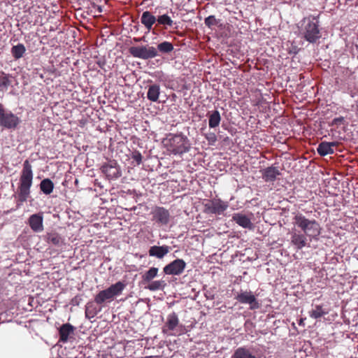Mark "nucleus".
Here are the masks:
<instances>
[{
	"label": "nucleus",
	"mask_w": 358,
	"mask_h": 358,
	"mask_svg": "<svg viewBox=\"0 0 358 358\" xmlns=\"http://www.w3.org/2000/svg\"><path fill=\"white\" fill-rule=\"evenodd\" d=\"M33 171L29 160H25L23 164L22 171L20 178V185L18 187V200L24 202L30 194V188L33 182Z\"/></svg>",
	"instance_id": "obj_1"
},
{
	"label": "nucleus",
	"mask_w": 358,
	"mask_h": 358,
	"mask_svg": "<svg viewBox=\"0 0 358 358\" xmlns=\"http://www.w3.org/2000/svg\"><path fill=\"white\" fill-rule=\"evenodd\" d=\"M294 224L301 229V231L309 239H317L321 233V228L315 220H308L301 213H297L293 218Z\"/></svg>",
	"instance_id": "obj_2"
},
{
	"label": "nucleus",
	"mask_w": 358,
	"mask_h": 358,
	"mask_svg": "<svg viewBox=\"0 0 358 358\" xmlns=\"http://www.w3.org/2000/svg\"><path fill=\"white\" fill-rule=\"evenodd\" d=\"M169 150L173 155H182L189 152L190 143L188 138L182 134H169L166 139Z\"/></svg>",
	"instance_id": "obj_3"
},
{
	"label": "nucleus",
	"mask_w": 358,
	"mask_h": 358,
	"mask_svg": "<svg viewBox=\"0 0 358 358\" xmlns=\"http://www.w3.org/2000/svg\"><path fill=\"white\" fill-rule=\"evenodd\" d=\"M301 32L309 43H315L321 37L319 21L315 17L304 18L301 24Z\"/></svg>",
	"instance_id": "obj_4"
},
{
	"label": "nucleus",
	"mask_w": 358,
	"mask_h": 358,
	"mask_svg": "<svg viewBox=\"0 0 358 358\" xmlns=\"http://www.w3.org/2000/svg\"><path fill=\"white\" fill-rule=\"evenodd\" d=\"M125 285L119 281L108 288L99 292L94 298V301L98 304H101L108 300H112L114 296L119 295L124 289Z\"/></svg>",
	"instance_id": "obj_5"
},
{
	"label": "nucleus",
	"mask_w": 358,
	"mask_h": 358,
	"mask_svg": "<svg viewBox=\"0 0 358 358\" xmlns=\"http://www.w3.org/2000/svg\"><path fill=\"white\" fill-rule=\"evenodd\" d=\"M20 122V118L11 111L6 110L0 103V126L6 129H15Z\"/></svg>",
	"instance_id": "obj_6"
},
{
	"label": "nucleus",
	"mask_w": 358,
	"mask_h": 358,
	"mask_svg": "<svg viewBox=\"0 0 358 358\" xmlns=\"http://www.w3.org/2000/svg\"><path fill=\"white\" fill-rule=\"evenodd\" d=\"M130 54L136 58L149 59L158 56L157 50L153 46H133L129 48Z\"/></svg>",
	"instance_id": "obj_7"
},
{
	"label": "nucleus",
	"mask_w": 358,
	"mask_h": 358,
	"mask_svg": "<svg viewBox=\"0 0 358 358\" xmlns=\"http://www.w3.org/2000/svg\"><path fill=\"white\" fill-rule=\"evenodd\" d=\"M234 299L241 303L250 305V310H255L260 308L259 303L250 291L241 290L237 293Z\"/></svg>",
	"instance_id": "obj_8"
},
{
	"label": "nucleus",
	"mask_w": 358,
	"mask_h": 358,
	"mask_svg": "<svg viewBox=\"0 0 358 358\" xmlns=\"http://www.w3.org/2000/svg\"><path fill=\"white\" fill-rule=\"evenodd\" d=\"M204 206L208 213L221 215L227 209L229 203L220 199H213L208 201Z\"/></svg>",
	"instance_id": "obj_9"
},
{
	"label": "nucleus",
	"mask_w": 358,
	"mask_h": 358,
	"mask_svg": "<svg viewBox=\"0 0 358 358\" xmlns=\"http://www.w3.org/2000/svg\"><path fill=\"white\" fill-rule=\"evenodd\" d=\"M186 267V263L182 259H176L166 265L163 271L166 275H179L183 273Z\"/></svg>",
	"instance_id": "obj_10"
},
{
	"label": "nucleus",
	"mask_w": 358,
	"mask_h": 358,
	"mask_svg": "<svg viewBox=\"0 0 358 358\" xmlns=\"http://www.w3.org/2000/svg\"><path fill=\"white\" fill-rule=\"evenodd\" d=\"M101 169L110 180L117 179L121 176L120 168L115 160L108 162L101 166Z\"/></svg>",
	"instance_id": "obj_11"
},
{
	"label": "nucleus",
	"mask_w": 358,
	"mask_h": 358,
	"mask_svg": "<svg viewBox=\"0 0 358 358\" xmlns=\"http://www.w3.org/2000/svg\"><path fill=\"white\" fill-rule=\"evenodd\" d=\"M152 220L159 225H166L170 220L169 211L164 207L156 206L151 213Z\"/></svg>",
	"instance_id": "obj_12"
},
{
	"label": "nucleus",
	"mask_w": 358,
	"mask_h": 358,
	"mask_svg": "<svg viewBox=\"0 0 358 358\" xmlns=\"http://www.w3.org/2000/svg\"><path fill=\"white\" fill-rule=\"evenodd\" d=\"M291 244L296 250H300L308 245V236L302 233V231L292 229L290 233Z\"/></svg>",
	"instance_id": "obj_13"
},
{
	"label": "nucleus",
	"mask_w": 358,
	"mask_h": 358,
	"mask_svg": "<svg viewBox=\"0 0 358 358\" xmlns=\"http://www.w3.org/2000/svg\"><path fill=\"white\" fill-rule=\"evenodd\" d=\"M28 224L34 232L39 233L43 231V213H35L28 219Z\"/></svg>",
	"instance_id": "obj_14"
},
{
	"label": "nucleus",
	"mask_w": 358,
	"mask_h": 358,
	"mask_svg": "<svg viewBox=\"0 0 358 358\" xmlns=\"http://www.w3.org/2000/svg\"><path fill=\"white\" fill-rule=\"evenodd\" d=\"M44 240L48 244L55 247H62L64 245V238L57 232L54 231L47 232L44 236Z\"/></svg>",
	"instance_id": "obj_15"
},
{
	"label": "nucleus",
	"mask_w": 358,
	"mask_h": 358,
	"mask_svg": "<svg viewBox=\"0 0 358 358\" xmlns=\"http://www.w3.org/2000/svg\"><path fill=\"white\" fill-rule=\"evenodd\" d=\"M232 220L245 229H252L254 227L250 219L242 213H234L232 216Z\"/></svg>",
	"instance_id": "obj_16"
},
{
	"label": "nucleus",
	"mask_w": 358,
	"mask_h": 358,
	"mask_svg": "<svg viewBox=\"0 0 358 358\" xmlns=\"http://www.w3.org/2000/svg\"><path fill=\"white\" fill-rule=\"evenodd\" d=\"M170 252V247L166 245L162 246L153 245L149 249L148 254L150 257L162 259Z\"/></svg>",
	"instance_id": "obj_17"
},
{
	"label": "nucleus",
	"mask_w": 358,
	"mask_h": 358,
	"mask_svg": "<svg viewBox=\"0 0 358 358\" xmlns=\"http://www.w3.org/2000/svg\"><path fill=\"white\" fill-rule=\"evenodd\" d=\"M280 174L278 167L271 166L262 171V178L265 182H273Z\"/></svg>",
	"instance_id": "obj_18"
},
{
	"label": "nucleus",
	"mask_w": 358,
	"mask_h": 358,
	"mask_svg": "<svg viewBox=\"0 0 358 358\" xmlns=\"http://www.w3.org/2000/svg\"><path fill=\"white\" fill-rule=\"evenodd\" d=\"M74 330L75 327L69 323L62 324L59 329V341L66 343L71 335L73 334Z\"/></svg>",
	"instance_id": "obj_19"
},
{
	"label": "nucleus",
	"mask_w": 358,
	"mask_h": 358,
	"mask_svg": "<svg viewBox=\"0 0 358 358\" xmlns=\"http://www.w3.org/2000/svg\"><path fill=\"white\" fill-rule=\"evenodd\" d=\"M179 324V319L176 313H171L168 315L165 325L163 327L162 331L164 334H167L168 331L174 330Z\"/></svg>",
	"instance_id": "obj_20"
},
{
	"label": "nucleus",
	"mask_w": 358,
	"mask_h": 358,
	"mask_svg": "<svg viewBox=\"0 0 358 358\" xmlns=\"http://www.w3.org/2000/svg\"><path fill=\"white\" fill-rule=\"evenodd\" d=\"M156 21L157 18L150 11H145L142 13L141 22L148 31L152 29V25Z\"/></svg>",
	"instance_id": "obj_21"
},
{
	"label": "nucleus",
	"mask_w": 358,
	"mask_h": 358,
	"mask_svg": "<svg viewBox=\"0 0 358 358\" xmlns=\"http://www.w3.org/2000/svg\"><path fill=\"white\" fill-rule=\"evenodd\" d=\"M232 358H257V357L249 348L240 347L234 351Z\"/></svg>",
	"instance_id": "obj_22"
},
{
	"label": "nucleus",
	"mask_w": 358,
	"mask_h": 358,
	"mask_svg": "<svg viewBox=\"0 0 358 358\" xmlns=\"http://www.w3.org/2000/svg\"><path fill=\"white\" fill-rule=\"evenodd\" d=\"M13 76L0 71V91L6 92L13 81Z\"/></svg>",
	"instance_id": "obj_23"
},
{
	"label": "nucleus",
	"mask_w": 358,
	"mask_h": 358,
	"mask_svg": "<svg viewBox=\"0 0 358 358\" xmlns=\"http://www.w3.org/2000/svg\"><path fill=\"white\" fill-rule=\"evenodd\" d=\"M160 94V87L159 85L153 84L148 85V92H147V98L152 101L157 102L158 101L159 96Z\"/></svg>",
	"instance_id": "obj_24"
},
{
	"label": "nucleus",
	"mask_w": 358,
	"mask_h": 358,
	"mask_svg": "<svg viewBox=\"0 0 358 358\" xmlns=\"http://www.w3.org/2000/svg\"><path fill=\"white\" fill-rule=\"evenodd\" d=\"M166 287V282L164 280H152L145 287L146 289L152 292L163 290Z\"/></svg>",
	"instance_id": "obj_25"
},
{
	"label": "nucleus",
	"mask_w": 358,
	"mask_h": 358,
	"mask_svg": "<svg viewBox=\"0 0 358 358\" xmlns=\"http://www.w3.org/2000/svg\"><path fill=\"white\" fill-rule=\"evenodd\" d=\"M41 191L45 194H50L54 189V183L49 178L43 179L40 183Z\"/></svg>",
	"instance_id": "obj_26"
},
{
	"label": "nucleus",
	"mask_w": 358,
	"mask_h": 358,
	"mask_svg": "<svg viewBox=\"0 0 358 358\" xmlns=\"http://www.w3.org/2000/svg\"><path fill=\"white\" fill-rule=\"evenodd\" d=\"M209 127L210 128H215L219 126L220 121H221V117L220 114L218 110H213L210 113H209Z\"/></svg>",
	"instance_id": "obj_27"
},
{
	"label": "nucleus",
	"mask_w": 358,
	"mask_h": 358,
	"mask_svg": "<svg viewBox=\"0 0 358 358\" xmlns=\"http://www.w3.org/2000/svg\"><path fill=\"white\" fill-rule=\"evenodd\" d=\"M25 51L26 48L22 43H18L17 45L13 46L11 48V54L15 59H19L22 57Z\"/></svg>",
	"instance_id": "obj_28"
},
{
	"label": "nucleus",
	"mask_w": 358,
	"mask_h": 358,
	"mask_svg": "<svg viewBox=\"0 0 358 358\" xmlns=\"http://www.w3.org/2000/svg\"><path fill=\"white\" fill-rule=\"evenodd\" d=\"M317 151L321 156H325L334 153V149L330 148V145L327 142H322L318 145Z\"/></svg>",
	"instance_id": "obj_29"
},
{
	"label": "nucleus",
	"mask_w": 358,
	"mask_h": 358,
	"mask_svg": "<svg viewBox=\"0 0 358 358\" xmlns=\"http://www.w3.org/2000/svg\"><path fill=\"white\" fill-rule=\"evenodd\" d=\"M158 271L159 269L157 268L151 267L142 275L143 282L148 283L151 282L157 275Z\"/></svg>",
	"instance_id": "obj_30"
},
{
	"label": "nucleus",
	"mask_w": 358,
	"mask_h": 358,
	"mask_svg": "<svg viewBox=\"0 0 358 358\" xmlns=\"http://www.w3.org/2000/svg\"><path fill=\"white\" fill-rule=\"evenodd\" d=\"M157 49L162 53H169L173 51V45L170 42L164 41L158 44Z\"/></svg>",
	"instance_id": "obj_31"
},
{
	"label": "nucleus",
	"mask_w": 358,
	"mask_h": 358,
	"mask_svg": "<svg viewBox=\"0 0 358 358\" xmlns=\"http://www.w3.org/2000/svg\"><path fill=\"white\" fill-rule=\"evenodd\" d=\"M326 314V312L323 310L321 306H316L315 309H313L309 312L310 317L314 319H318Z\"/></svg>",
	"instance_id": "obj_32"
},
{
	"label": "nucleus",
	"mask_w": 358,
	"mask_h": 358,
	"mask_svg": "<svg viewBox=\"0 0 358 358\" xmlns=\"http://www.w3.org/2000/svg\"><path fill=\"white\" fill-rule=\"evenodd\" d=\"M98 313V310L94 306L93 303L90 302L86 305L85 315L88 318L94 317Z\"/></svg>",
	"instance_id": "obj_33"
},
{
	"label": "nucleus",
	"mask_w": 358,
	"mask_h": 358,
	"mask_svg": "<svg viewBox=\"0 0 358 358\" xmlns=\"http://www.w3.org/2000/svg\"><path fill=\"white\" fill-rule=\"evenodd\" d=\"M157 21L159 24L166 25L169 27H171L173 24V22L171 20V18L166 14L159 16L157 18Z\"/></svg>",
	"instance_id": "obj_34"
},
{
	"label": "nucleus",
	"mask_w": 358,
	"mask_h": 358,
	"mask_svg": "<svg viewBox=\"0 0 358 358\" xmlns=\"http://www.w3.org/2000/svg\"><path fill=\"white\" fill-rule=\"evenodd\" d=\"M205 24L210 29H213L214 26H216L219 20L215 18L214 15H210L205 19Z\"/></svg>",
	"instance_id": "obj_35"
},
{
	"label": "nucleus",
	"mask_w": 358,
	"mask_h": 358,
	"mask_svg": "<svg viewBox=\"0 0 358 358\" xmlns=\"http://www.w3.org/2000/svg\"><path fill=\"white\" fill-rule=\"evenodd\" d=\"M131 158L136 162V165H140L142 162V155L138 150H134L131 152Z\"/></svg>",
	"instance_id": "obj_36"
},
{
	"label": "nucleus",
	"mask_w": 358,
	"mask_h": 358,
	"mask_svg": "<svg viewBox=\"0 0 358 358\" xmlns=\"http://www.w3.org/2000/svg\"><path fill=\"white\" fill-rule=\"evenodd\" d=\"M205 137L210 145H213L217 141V136L213 132L206 134Z\"/></svg>",
	"instance_id": "obj_37"
},
{
	"label": "nucleus",
	"mask_w": 358,
	"mask_h": 358,
	"mask_svg": "<svg viewBox=\"0 0 358 358\" xmlns=\"http://www.w3.org/2000/svg\"><path fill=\"white\" fill-rule=\"evenodd\" d=\"M327 143H329L330 145V148H333L334 147L338 145V143L337 142H327Z\"/></svg>",
	"instance_id": "obj_38"
},
{
	"label": "nucleus",
	"mask_w": 358,
	"mask_h": 358,
	"mask_svg": "<svg viewBox=\"0 0 358 358\" xmlns=\"http://www.w3.org/2000/svg\"><path fill=\"white\" fill-rule=\"evenodd\" d=\"M343 117H338V118H335V119L334 120V121L335 122H341V121H343Z\"/></svg>",
	"instance_id": "obj_39"
},
{
	"label": "nucleus",
	"mask_w": 358,
	"mask_h": 358,
	"mask_svg": "<svg viewBox=\"0 0 358 358\" xmlns=\"http://www.w3.org/2000/svg\"><path fill=\"white\" fill-rule=\"evenodd\" d=\"M77 300V297H75L73 300H72V302H73V305H78V301Z\"/></svg>",
	"instance_id": "obj_40"
},
{
	"label": "nucleus",
	"mask_w": 358,
	"mask_h": 358,
	"mask_svg": "<svg viewBox=\"0 0 358 358\" xmlns=\"http://www.w3.org/2000/svg\"><path fill=\"white\" fill-rule=\"evenodd\" d=\"M96 7H97V10H98L99 13H101V12H102V8H101V6H97Z\"/></svg>",
	"instance_id": "obj_41"
},
{
	"label": "nucleus",
	"mask_w": 358,
	"mask_h": 358,
	"mask_svg": "<svg viewBox=\"0 0 358 358\" xmlns=\"http://www.w3.org/2000/svg\"><path fill=\"white\" fill-rule=\"evenodd\" d=\"M145 358H160V357H159V356H150V357H146Z\"/></svg>",
	"instance_id": "obj_42"
},
{
	"label": "nucleus",
	"mask_w": 358,
	"mask_h": 358,
	"mask_svg": "<svg viewBox=\"0 0 358 358\" xmlns=\"http://www.w3.org/2000/svg\"><path fill=\"white\" fill-rule=\"evenodd\" d=\"M303 319H301V320H300V322H299V324H303Z\"/></svg>",
	"instance_id": "obj_43"
},
{
	"label": "nucleus",
	"mask_w": 358,
	"mask_h": 358,
	"mask_svg": "<svg viewBox=\"0 0 358 358\" xmlns=\"http://www.w3.org/2000/svg\"><path fill=\"white\" fill-rule=\"evenodd\" d=\"M357 110H358V105H357Z\"/></svg>",
	"instance_id": "obj_44"
}]
</instances>
